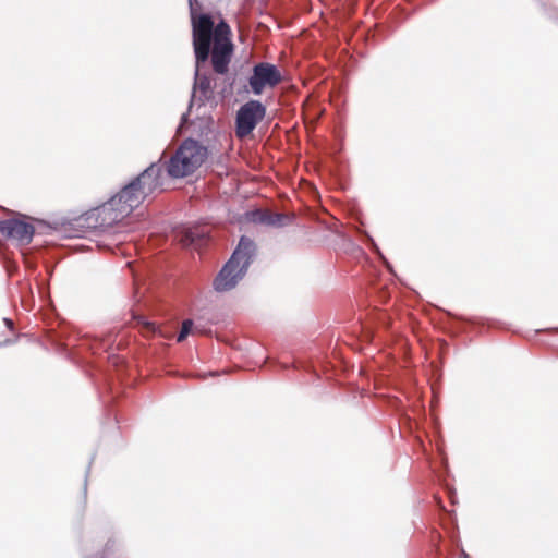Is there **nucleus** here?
<instances>
[{
  "label": "nucleus",
  "mask_w": 558,
  "mask_h": 558,
  "mask_svg": "<svg viewBox=\"0 0 558 558\" xmlns=\"http://www.w3.org/2000/svg\"><path fill=\"white\" fill-rule=\"evenodd\" d=\"M257 256V245L247 235H241L228 260L213 280V289L223 293L234 289L246 276L250 266Z\"/></svg>",
  "instance_id": "nucleus-1"
},
{
  "label": "nucleus",
  "mask_w": 558,
  "mask_h": 558,
  "mask_svg": "<svg viewBox=\"0 0 558 558\" xmlns=\"http://www.w3.org/2000/svg\"><path fill=\"white\" fill-rule=\"evenodd\" d=\"M126 216L118 201L112 195L107 202L87 210L75 218L71 226L73 231L68 234L69 238H82L88 231L105 229L122 221Z\"/></svg>",
  "instance_id": "nucleus-2"
},
{
  "label": "nucleus",
  "mask_w": 558,
  "mask_h": 558,
  "mask_svg": "<svg viewBox=\"0 0 558 558\" xmlns=\"http://www.w3.org/2000/svg\"><path fill=\"white\" fill-rule=\"evenodd\" d=\"M195 35V71L194 82L192 86L191 97L189 101V110H192L195 104L198 107L205 106L206 102L214 99V88L211 78L207 73H202V68L209 59L208 35L205 34L204 27H199Z\"/></svg>",
  "instance_id": "nucleus-3"
},
{
  "label": "nucleus",
  "mask_w": 558,
  "mask_h": 558,
  "mask_svg": "<svg viewBox=\"0 0 558 558\" xmlns=\"http://www.w3.org/2000/svg\"><path fill=\"white\" fill-rule=\"evenodd\" d=\"M208 158V148L193 137L185 138L165 163L171 179L192 175Z\"/></svg>",
  "instance_id": "nucleus-4"
},
{
  "label": "nucleus",
  "mask_w": 558,
  "mask_h": 558,
  "mask_svg": "<svg viewBox=\"0 0 558 558\" xmlns=\"http://www.w3.org/2000/svg\"><path fill=\"white\" fill-rule=\"evenodd\" d=\"M266 106L256 99H250L241 105L235 113V134L244 138L253 133L257 124L266 116Z\"/></svg>",
  "instance_id": "nucleus-5"
},
{
  "label": "nucleus",
  "mask_w": 558,
  "mask_h": 558,
  "mask_svg": "<svg viewBox=\"0 0 558 558\" xmlns=\"http://www.w3.org/2000/svg\"><path fill=\"white\" fill-rule=\"evenodd\" d=\"M282 81V74L279 68L269 62H257L252 68L248 77V86L255 96H259L269 87L274 88Z\"/></svg>",
  "instance_id": "nucleus-6"
},
{
  "label": "nucleus",
  "mask_w": 558,
  "mask_h": 558,
  "mask_svg": "<svg viewBox=\"0 0 558 558\" xmlns=\"http://www.w3.org/2000/svg\"><path fill=\"white\" fill-rule=\"evenodd\" d=\"M0 233L7 240L15 241L20 246H26L34 239L35 227L19 218H8L0 220Z\"/></svg>",
  "instance_id": "nucleus-7"
},
{
  "label": "nucleus",
  "mask_w": 558,
  "mask_h": 558,
  "mask_svg": "<svg viewBox=\"0 0 558 558\" xmlns=\"http://www.w3.org/2000/svg\"><path fill=\"white\" fill-rule=\"evenodd\" d=\"M204 27L205 34L208 35V45L209 52L211 51L213 44H216L218 39L230 38L231 29L228 23L221 20L218 25L215 27L214 19L208 13H201L197 19H193V29H192V38H193V48L195 49V35L199 27Z\"/></svg>",
  "instance_id": "nucleus-8"
},
{
  "label": "nucleus",
  "mask_w": 558,
  "mask_h": 558,
  "mask_svg": "<svg viewBox=\"0 0 558 558\" xmlns=\"http://www.w3.org/2000/svg\"><path fill=\"white\" fill-rule=\"evenodd\" d=\"M121 205L122 209L130 215L135 208H137L148 195L140 185V179L133 178L128 182L117 194L113 195Z\"/></svg>",
  "instance_id": "nucleus-9"
},
{
  "label": "nucleus",
  "mask_w": 558,
  "mask_h": 558,
  "mask_svg": "<svg viewBox=\"0 0 558 558\" xmlns=\"http://www.w3.org/2000/svg\"><path fill=\"white\" fill-rule=\"evenodd\" d=\"M233 54V44L231 38L218 39L216 44H213L211 51V65L215 73L225 75L229 71V65Z\"/></svg>",
  "instance_id": "nucleus-10"
},
{
  "label": "nucleus",
  "mask_w": 558,
  "mask_h": 558,
  "mask_svg": "<svg viewBox=\"0 0 558 558\" xmlns=\"http://www.w3.org/2000/svg\"><path fill=\"white\" fill-rule=\"evenodd\" d=\"M163 166L161 165V158L157 162L150 163L145 170L138 175L134 177L140 179V185L149 196L155 191H163Z\"/></svg>",
  "instance_id": "nucleus-11"
},
{
  "label": "nucleus",
  "mask_w": 558,
  "mask_h": 558,
  "mask_svg": "<svg viewBox=\"0 0 558 558\" xmlns=\"http://www.w3.org/2000/svg\"><path fill=\"white\" fill-rule=\"evenodd\" d=\"M120 549V542L117 537L107 538L101 548L92 550L90 538L84 537L81 542V550L83 558H117Z\"/></svg>",
  "instance_id": "nucleus-12"
},
{
  "label": "nucleus",
  "mask_w": 558,
  "mask_h": 558,
  "mask_svg": "<svg viewBox=\"0 0 558 558\" xmlns=\"http://www.w3.org/2000/svg\"><path fill=\"white\" fill-rule=\"evenodd\" d=\"M245 219L248 222L263 226L282 227L284 226L288 216L279 213H268L266 210L256 208L245 213Z\"/></svg>",
  "instance_id": "nucleus-13"
},
{
  "label": "nucleus",
  "mask_w": 558,
  "mask_h": 558,
  "mask_svg": "<svg viewBox=\"0 0 558 558\" xmlns=\"http://www.w3.org/2000/svg\"><path fill=\"white\" fill-rule=\"evenodd\" d=\"M446 316L447 317L446 320L444 322V328L452 337L464 331L469 326H476L477 324H480L474 318H466L451 313H447Z\"/></svg>",
  "instance_id": "nucleus-14"
},
{
  "label": "nucleus",
  "mask_w": 558,
  "mask_h": 558,
  "mask_svg": "<svg viewBox=\"0 0 558 558\" xmlns=\"http://www.w3.org/2000/svg\"><path fill=\"white\" fill-rule=\"evenodd\" d=\"M354 232L359 236V239L367 245V247L375 253L379 259L385 264V266L388 269H391V265L387 260V258L384 256V254L380 252L378 245L376 244L375 240L372 238V235L364 229L360 227H354Z\"/></svg>",
  "instance_id": "nucleus-15"
},
{
  "label": "nucleus",
  "mask_w": 558,
  "mask_h": 558,
  "mask_svg": "<svg viewBox=\"0 0 558 558\" xmlns=\"http://www.w3.org/2000/svg\"><path fill=\"white\" fill-rule=\"evenodd\" d=\"M133 318L136 322V324L142 328V331L148 336L156 335L157 332L160 331L159 325L148 319V317H146L143 314H134Z\"/></svg>",
  "instance_id": "nucleus-16"
},
{
  "label": "nucleus",
  "mask_w": 558,
  "mask_h": 558,
  "mask_svg": "<svg viewBox=\"0 0 558 558\" xmlns=\"http://www.w3.org/2000/svg\"><path fill=\"white\" fill-rule=\"evenodd\" d=\"M190 112H191V110L187 109V111L181 116L180 123L178 126L179 131H185L190 125L195 124L196 121H199L201 124H206V125H209L213 122V119L210 117H204V118L197 117L196 120H191Z\"/></svg>",
  "instance_id": "nucleus-17"
},
{
  "label": "nucleus",
  "mask_w": 558,
  "mask_h": 558,
  "mask_svg": "<svg viewBox=\"0 0 558 558\" xmlns=\"http://www.w3.org/2000/svg\"><path fill=\"white\" fill-rule=\"evenodd\" d=\"M194 329V322L191 318L184 319L181 325V329L177 336L178 342H183Z\"/></svg>",
  "instance_id": "nucleus-18"
},
{
  "label": "nucleus",
  "mask_w": 558,
  "mask_h": 558,
  "mask_svg": "<svg viewBox=\"0 0 558 558\" xmlns=\"http://www.w3.org/2000/svg\"><path fill=\"white\" fill-rule=\"evenodd\" d=\"M543 12L546 16L551 20L558 19V9L555 7H548L543 0H539Z\"/></svg>",
  "instance_id": "nucleus-19"
},
{
  "label": "nucleus",
  "mask_w": 558,
  "mask_h": 558,
  "mask_svg": "<svg viewBox=\"0 0 558 558\" xmlns=\"http://www.w3.org/2000/svg\"><path fill=\"white\" fill-rule=\"evenodd\" d=\"M90 465H92V460L89 461V464H88L86 473H85V478H84V485H83L84 500H86V496H87V478H88V473H89V470H90Z\"/></svg>",
  "instance_id": "nucleus-20"
},
{
  "label": "nucleus",
  "mask_w": 558,
  "mask_h": 558,
  "mask_svg": "<svg viewBox=\"0 0 558 558\" xmlns=\"http://www.w3.org/2000/svg\"><path fill=\"white\" fill-rule=\"evenodd\" d=\"M195 3H197V0H189V8H190V14H191L192 22H193V19H197L195 16V8H194Z\"/></svg>",
  "instance_id": "nucleus-21"
},
{
  "label": "nucleus",
  "mask_w": 558,
  "mask_h": 558,
  "mask_svg": "<svg viewBox=\"0 0 558 558\" xmlns=\"http://www.w3.org/2000/svg\"><path fill=\"white\" fill-rule=\"evenodd\" d=\"M195 3H197V0H189V8H190V14H191L192 22H193V19H197L195 16V8H194Z\"/></svg>",
  "instance_id": "nucleus-22"
},
{
  "label": "nucleus",
  "mask_w": 558,
  "mask_h": 558,
  "mask_svg": "<svg viewBox=\"0 0 558 558\" xmlns=\"http://www.w3.org/2000/svg\"><path fill=\"white\" fill-rule=\"evenodd\" d=\"M3 323L9 329H13V320L11 318L4 317Z\"/></svg>",
  "instance_id": "nucleus-23"
},
{
  "label": "nucleus",
  "mask_w": 558,
  "mask_h": 558,
  "mask_svg": "<svg viewBox=\"0 0 558 558\" xmlns=\"http://www.w3.org/2000/svg\"><path fill=\"white\" fill-rule=\"evenodd\" d=\"M543 331H546V332H558V327L543 329ZM536 332H542V330H536Z\"/></svg>",
  "instance_id": "nucleus-24"
},
{
  "label": "nucleus",
  "mask_w": 558,
  "mask_h": 558,
  "mask_svg": "<svg viewBox=\"0 0 558 558\" xmlns=\"http://www.w3.org/2000/svg\"><path fill=\"white\" fill-rule=\"evenodd\" d=\"M39 291H40L41 294H46L47 293V289L44 287V283H40Z\"/></svg>",
  "instance_id": "nucleus-25"
},
{
  "label": "nucleus",
  "mask_w": 558,
  "mask_h": 558,
  "mask_svg": "<svg viewBox=\"0 0 558 558\" xmlns=\"http://www.w3.org/2000/svg\"><path fill=\"white\" fill-rule=\"evenodd\" d=\"M460 558H470V556L462 549L460 553Z\"/></svg>",
  "instance_id": "nucleus-26"
},
{
  "label": "nucleus",
  "mask_w": 558,
  "mask_h": 558,
  "mask_svg": "<svg viewBox=\"0 0 558 558\" xmlns=\"http://www.w3.org/2000/svg\"><path fill=\"white\" fill-rule=\"evenodd\" d=\"M10 343H11V340L7 339V340L0 342V347H5V345H8Z\"/></svg>",
  "instance_id": "nucleus-27"
},
{
  "label": "nucleus",
  "mask_w": 558,
  "mask_h": 558,
  "mask_svg": "<svg viewBox=\"0 0 558 558\" xmlns=\"http://www.w3.org/2000/svg\"><path fill=\"white\" fill-rule=\"evenodd\" d=\"M56 345H58L60 349H62V350H64V351L66 350V348H65L66 345H65V344L63 345V344H62L61 342H59V341H56Z\"/></svg>",
  "instance_id": "nucleus-28"
}]
</instances>
